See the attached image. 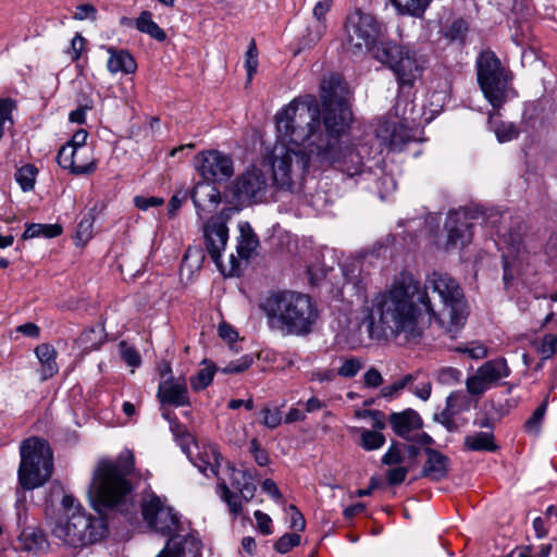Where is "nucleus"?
Listing matches in <instances>:
<instances>
[{
  "instance_id": "nucleus-43",
  "label": "nucleus",
  "mask_w": 557,
  "mask_h": 557,
  "mask_svg": "<svg viewBox=\"0 0 557 557\" xmlns=\"http://www.w3.org/2000/svg\"><path fill=\"white\" fill-rule=\"evenodd\" d=\"M258 49L255 39L250 40L249 47L245 53V69L247 71L248 82H251L258 69Z\"/></svg>"
},
{
  "instance_id": "nucleus-20",
  "label": "nucleus",
  "mask_w": 557,
  "mask_h": 557,
  "mask_svg": "<svg viewBox=\"0 0 557 557\" xmlns=\"http://www.w3.org/2000/svg\"><path fill=\"white\" fill-rule=\"evenodd\" d=\"M191 461L203 475L212 478L218 476L223 456L216 444L205 443L198 447V454Z\"/></svg>"
},
{
  "instance_id": "nucleus-8",
  "label": "nucleus",
  "mask_w": 557,
  "mask_h": 557,
  "mask_svg": "<svg viewBox=\"0 0 557 557\" xmlns=\"http://www.w3.org/2000/svg\"><path fill=\"white\" fill-rule=\"evenodd\" d=\"M384 33L385 26L382 22L357 9L345 18L343 45L352 54H359L366 49L374 58V49L383 41L381 37Z\"/></svg>"
},
{
  "instance_id": "nucleus-26",
  "label": "nucleus",
  "mask_w": 557,
  "mask_h": 557,
  "mask_svg": "<svg viewBox=\"0 0 557 557\" xmlns=\"http://www.w3.org/2000/svg\"><path fill=\"white\" fill-rule=\"evenodd\" d=\"M492 385L506 379L511 371L505 358H496L484 362L476 369Z\"/></svg>"
},
{
  "instance_id": "nucleus-44",
  "label": "nucleus",
  "mask_w": 557,
  "mask_h": 557,
  "mask_svg": "<svg viewBox=\"0 0 557 557\" xmlns=\"http://www.w3.org/2000/svg\"><path fill=\"white\" fill-rule=\"evenodd\" d=\"M418 375L419 373H414V374H407L405 375L404 377H401L400 380L394 382L393 384L391 385H387V386H384L382 389H381V395L384 397V398H392L394 395H396L398 392H400L401 389H404L408 384L412 383L413 381H416L418 379Z\"/></svg>"
},
{
  "instance_id": "nucleus-52",
  "label": "nucleus",
  "mask_w": 557,
  "mask_h": 557,
  "mask_svg": "<svg viewBox=\"0 0 557 557\" xmlns=\"http://www.w3.org/2000/svg\"><path fill=\"white\" fill-rule=\"evenodd\" d=\"M361 368L362 363L359 359L350 358L344 361L336 373L343 377H354Z\"/></svg>"
},
{
  "instance_id": "nucleus-60",
  "label": "nucleus",
  "mask_w": 557,
  "mask_h": 557,
  "mask_svg": "<svg viewBox=\"0 0 557 557\" xmlns=\"http://www.w3.org/2000/svg\"><path fill=\"white\" fill-rule=\"evenodd\" d=\"M253 516L257 520L259 531L264 535L272 534V519L270 516L262 512L261 510H256Z\"/></svg>"
},
{
  "instance_id": "nucleus-56",
  "label": "nucleus",
  "mask_w": 557,
  "mask_h": 557,
  "mask_svg": "<svg viewBox=\"0 0 557 557\" xmlns=\"http://www.w3.org/2000/svg\"><path fill=\"white\" fill-rule=\"evenodd\" d=\"M408 474V468L407 467H395L389 469L386 472V480L389 485H399L401 484Z\"/></svg>"
},
{
  "instance_id": "nucleus-4",
  "label": "nucleus",
  "mask_w": 557,
  "mask_h": 557,
  "mask_svg": "<svg viewBox=\"0 0 557 557\" xmlns=\"http://www.w3.org/2000/svg\"><path fill=\"white\" fill-rule=\"evenodd\" d=\"M133 470L134 457L129 453L115 461L98 463L88 488L90 504L97 512L116 509L127 518L136 512L135 504L128 503L133 486L127 476Z\"/></svg>"
},
{
  "instance_id": "nucleus-46",
  "label": "nucleus",
  "mask_w": 557,
  "mask_h": 557,
  "mask_svg": "<svg viewBox=\"0 0 557 557\" xmlns=\"http://www.w3.org/2000/svg\"><path fill=\"white\" fill-rule=\"evenodd\" d=\"M462 373L459 369L444 367L437 371V381L444 385H454L461 381Z\"/></svg>"
},
{
  "instance_id": "nucleus-2",
  "label": "nucleus",
  "mask_w": 557,
  "mask_h": 557,
  "mask_svg": "<svg viewBox=\"0 0 557 557\" xmlns=\"http://www.w3.org/2000/svg\"><path fill=\"white\" fill-rule=\"evenodd\" d=\"M419 304L447 333H456L465 324L468 311L459 283L449 274L433 271L423 286L409 271L398 273L384 292L376 294L362 323L373 339L392 338L403 344L418 342L426 322Z\"/></svg>"
},
{
  "instance_id": "nucleus-53",
  "label": "nucleus",
  "mask_w": 557,
  "mask_h": 557,
  "mask_svg": "<svg viewBox=\"0 0 557 557\" xmlns=\"http://www.w3.org/2000/svg\"><path fill=\"white\" fill-rule=\"evenodd\" d=\"M92 235V221L89 218H83L76 227V239L86 243Z\"/></svg>"
},
{
  "instance_id": "nucleus-32",
  "label": "nucleus",
  "mask_w": 557,
  "mask_h": 557,
  "mask_svg": "<svg viewBox=\"0 0 557 557\" xmlns=\"http://www.w3.org/2000/svg\"><path fill=\"white\" fill-rule=\"evenodd\" d=\"M62 233V226L59 224H39L32 223L26 226L22 238L30 239L36 237L53 238Z\"/></svg>"
},
{
  "instance_id": "nucleus-18",
  "label": "nucleus",
  "mask_w": 557,
  "mask_h": 557,
  "mask_svg": "<svg viewBox=\"0 0 557 557\" xmlns=\"http://www.w3.org/2000/svg\"><path fill=\"white\" fill-rule=\"evenodd\" d=\"M49 546L47 534L36 525L24 527L16 539V549L34 556L46 554Z\"/></svg>"
},
{
  "instance_id": "nucleus-37",
  "label": "nucleus",
  "mask_w": 557,
  "mask_h": 557,
  "mask_svg": "<svg viewBox=\"0 0 557 557\" xmlns=\"http://www.w3.org/2000/svg\"><path fill=\"white\" fill-rule=\"evenodd\" d=\"M446 408L456 417L470 409V399L461 391L453 392L446 398Z\"/></svg>"
},
{
  "instance_id": "nucleus-35",
  "label": "nucleus",
  "mask_w": 557,
  "mask_h": 557,
  "mask_svg": "<svg viewBox=\"0 0 557 557\" xmlns=\"http://www.w3.org/2000/svg\"><path fill=\"white\" fill-rule=\"evenodd\" d=\"M218 491L223 502L227 504L228 510L233 516H238L243 511L242 495L233 493L223 481L219 483Z\"/></svg>"
},
{
  "instance_id": "nucleus-22",
  "label": "nucleus",
  "mask_w": 557,
  "mask_h": 557,
  "mask_svg": "<svg viewBox=\"0 0 557 557\" xmlns=\"http://www.w3.org/2000/svg\"><path fill=\"white\" fill-rule=\"evenodd\" d=\"M426 460L421 470V476L432 481L444 479L449 471V458L441 451L433 448H425Z\"/></svg>"
},
{
  "instance_id": "nucleus-48",
  "label": "nucleus",
  "mask_w": 557,
  "mask_h": 557,
  "mask_svg": "<svg viewBox=\"0 0 557 557\" xmlns=\"http://www.w3.org/2000/svg\"><path fill=\"white\" fill-rule=\"evenodd\" d=\"M260 413L261 424L269 429H276L282 423V412L278 408L264 407Z\"/></svg>"
},
{
  "instance_id": "nucleus-30",
  "label": "nucleus",
  "mask_w": 557,
  "mask_h": 557,
  "mask_svg": "<svg viewBox=\"0 0 557 557\" xmlns=\"http://www.w3.org/2000/svg\"><path fill=\"white\" fill-rule=\"evenodd\" d=\"M433 0H388L397 14L422 17Z\"/></svg>"
},
{
  "instance_id": "nucleus-49",
  "label": "nucleus",
  "mask_w": 557,
  "mask_h": 557,
  "mask_svg": "<svg viewBox=\"0 0 557 557\" xmlns=\"http://www.w3.org/2000/svg\"><path fill=\"white\" fill-rule=\"evenodd\" d=\"M557 351V335L556 334H546L543 336L539 352L542 355L543 359L552 358Z\"/></svg>"
},
{
  "instance_id": "nucleus-5",
  "label": "nucleus",
  "mask_w": 557,
  "mask_h": 557,
  "mask_svg": "<svg viewBox=\"0 0 557 557\" xmlns=\"http://www.w3.org/2000/svg\"><path fill=\"white\" fill-rule=\"evenodd\" d=\"M374 59L393 71L401 91L411 90L426 67V60L413 48L394 40L382 41Z\"/></svg>"
},
{
  "instance_id": "nucleus-1",
  "label": "nucleus",
  "mask_w": 557,
  "mask_h": 557,
  "mask_svg": "<svg viewBox=\"0 0 557 557\" xmlns=\"http://www.w3.org/2000/svg\"><path fill=\"white\" fill-rule=\"evenodd\" d=\"M320 89L321 103L311 95L298 97L275 115L278 140L268 160L273 181L281 188L302 178L311 159L352 177L362 173L364 159L371 153L366 144L344 145L352 112L341 77L324 78Z\"/></svg>"
},
{
  "instance_id": "nucleus-47",
  "label": "nucleus",
  "mask_w": 557,
  "mask_h": 557,
  "mask_svg": "<svg viewBox=\"0 0 557 557\" xmlns=\"http://www.w3.org/2000/svg\"><path fill=\"white\" fill-rule=\"evenodd\" d=\"M253 362V358L250 355H245L236 360L231 361L227 366L221 369L222 373L234 374L246 371Z\"/></svg>"
},
{
  "instance_id": "nucleus-36",
  "label": "nucleus",
  "mask_w": 557,
  "mask_h": 557,
  "mask_svg": "<svg viewBox=\"0 0 557 557\" xmlns=\"http://www.w3.org/2000/svg\"><path fill=\"white\" fill-rule=\"evenodd\" d=\"M488 123L492 125L493 131L500 143L510 141L519 136L518 127L511 122H502L498 124L493 123V114L488 115Z\"/></svg>"
},
{
  "instance_id": "nucleus-40",
  "label": "nucleus",
  "mask_w": 557,
  "mask_h": 557,
  "mask_svg": "<svg viewBox=\"0 0 557 557\" xmlns=\"http://www.w3.org/2000/svg\"><path fill=\"white\" fill-rule=\"evenodd\" d=\"M216 367L213 363H208L205 368L200 369L195 376L190 379V385L194 391L199 392L208 387L214 376Z\"/></svg>"
},
{
  "instance_id": "nucleus-15",
  "label": "nucleus",
  "mask_w": 557,
  "mask_h": 557,
  "mask_svg": "<svg viewBox=\"0 0 557 557\" xmlns=\"http://www.w3.org/2000/svg\"><path fill=\"white\" fill-rule=\"evenodd\" d=\"M200 175L210 182L228 180L234 173L233 160L230 156L218 151H201L196 156Z\"/></svg>"
},
{
  "instance_id": "nucleus-10",
  "label": "nucleus",
  "mask_w": 557,
  "mask_h": 557,
  "mask_svg": "<svg viewBox=\"0 0 557 557\" xmlns=\"http://www.w3.org/2000/svg\"><path fill=\"white\" fill-rule=\"evenodd\" d=\"M141 515L147 527L163 536H172L180 528V516L165 498L154 494L141 504Z\"/></svg>"
},
{
  "instance_id": "nucleus-23",
  "label": "nucleus",
  "mask_w": 557,
  "mask_h": 557,
  "mask_svg": "<svg viewBox=\"0 0 557 557\" xmlns=\"http://www.w3.org/2000/svg\"><path fill=\"white\" fill-rule=\"evenodd\" d=\"M107 52L110 54L107 62V69L110 73L115 74L122 72L124 74H133L136 72L137 63L127 50H117L110 46L107 47Z\"/></svg>"
},
{
  "instance_id": "nucleus-54",
  "label": "nucleus",
  "mask_w": 557,
  "mask_h": 557,
  "mask_svg": "<svg viewBox=\"0 0 557 557\" xmlns=\"http://www.w3.org/2000/svg\"><path fill=\"white\" fill-rule=\"evenodd\" d=\"M85 42V38L79 33H76L75 36L72 38L71 46L66 50V53L70 55L73 62L78 61V59L81 58Z\"/></svg>"
},
{
  "instance_id": "nucleus-41",
  "label": "nucleus",
  "mask_w": 557,
  "mask_h": 557,
  "mask_svg": "<svg viewBox=\"0 0 557 557\" xmlns=\"http://www.w3.org/2000/svg\"><path fill=\"white\" fill-rule=\"evenodd\" d=\"M361 447L366 450H375L385 444V436L375 430H360Z\"/></svg>"
},
{
  "instance_id": "nucleus-7",
  "label": "nucleus",
  "mask_w": 557,
  "mask_h": 557,
  "mask_svg": "<svg viewBox=\"0 0 557 557\" xmlns=\"http://www.w3.org/2000/svg\"><path fill=\"white\" fill-rule=\"evenodd\" d=\"M103 521L87 513L77 504L76 510L65 513L51 528L52 535L64 545L82 548L99 541L104 533Z\"/></svg>"
},
{
  "instance_id": "nucleus-24",
  "label": "nucleus",
  "mask_w": 557,
  "mask_h": 557,
  "mask_svg": "<svg viewBox=\"0 0 557 557\" xmlns=\"http://www.w3.org/2000/svg\"><path fill=\"white\" fill-rule=\"evenodd\" d=\"M39 363H40V376L42 381H47L52 377L59 371L57 363L58 351L50 344L42 343L36 346L34 350Z\"/></svg>"
},
{
  "instance_id": "nucleus-3",
  "label": "nucleus",
  "mask_w": 557,
  "mask_h": 557,
  "mask_svg": "<svg viewBox=\"0 0 557 557\" xmlns=\"http://www.w3.org/2000/svg\"><path fill=\"white\" fill-rule=\"evenodd\" d=\"M259 309L270 330L293 336L311 334L320 315L313 298L295 290L271 293L260 301Z\"/></svg>"
},
{
  "instance_id": "nucleus-6",
  "label": "nucleus",
  "mask_w": 557,
  "mask_h": 557,
  "mask_svg": "<svg viewBox=\"0 0 557 557\" xmlns=\"http://www.w3.org/2000/svg\"><path fill=\"white\" fill-rule=\"evenodd\" d=\"M21 462L17 480L24 491L44 486L52 475L53 461L49 444L38 437L24 440L20 445Z\"/></svg>"
},
{
  "instance_id": "nucleus-61",
  "label": "nucleus",
  "mask_w": 557,
  "mask_h": 557,
  "mask_svg": "<svg viewBox=\"0 0 557 557\" xmlns=\"http://www.w3.org/2000/svg\"><path fill=\"white\" fill-rule=\"evenodd\" d=\"M404 461V456L400 450L392 445L382 457V463L386 466L399 465Z\"/></svg>"
},
{
  "instance_id": "nucleus-51",
  "label": "nucleus",
  "mask_w": 557,
  "mask_h": 557,
  "mask_svg": "<svg viewBox=\"0 0 557 557\" xmlns=\"http://www.w3.org/2000/svg\"><path fill=\"white\" fill-rule=\"evenodd\" d=\"M97 334L94 329H88L82 332L76 339V343L84 351H90L99 348V342L92 341V337Z\"/></svg>"
},
{
  "instance_id": "nucleus-16",
  "label": "nucleus",
  "mask_w": 557,
  "mask_h": 557,
  "mask_svg": "<svg viewBox=\"0 0 557 557\" xmlns=\"http://www.w3.org/2000/svg\"><path fill=\"white\" fill-rule=\"evenodd\" d=\"M380 145L388 151H400L404 146L414 139L416 134L406 121L386 120L376 129Z\"/></svg>"
},
{
  "instance_id": "nucleus-21",
  "label": "nucleus",
  "mask_w": 557,
  "mask_h": 557,
  "mask_svg": "<svg viewBox=\"0 0 557 557\" xmlns=\"http://www.w3.org/2000/svg\"><path fill=\"white\" fill-rule=\"evenodd\" d=\"M389 423L399 437L410 438V434L422 428V419L413 409H406L401 412H393L389 414Z\"/></svg>"
},
{
  "instance_id": "nucleus-34",
  "label": "nucleus",
  "mask_w": 557,
  "mask_h": 557,
  "mask_svg": "<svg viewBox=\"0 0 557 557\" xmlns=\"http://www.w3.org/2000/svg\"><path fill=\"white\" fill-rule=\"evenodd\" d=\"M548 407V398L546 397L541 405L533 411L531 417L524 422V430L528 434L539 435L541 433L542 423Z\"/></svg>"
},
{
  "instance_id": "nucleus-11",
  "label": "nucleus",
  "mask_w": 557,
  "mask_h": 557,
  "mask_svg": "<svg viewBox=\"0 0 557 557\" xmlns=\"http://www.w3.org/2000/svg\"><path fill=\"white\" fill-rule=\"evenodd\" d=\"M268 177L261 169H247L234 182L233 194L240 206L260 203L268 193Z\"/></svg>"
},
{
  "instance_id": "nucleus-25",
  "label": "nucleus",
  "mask_w": 557,
  "mask_h": 557,
  "mask_svg": "<svg viewBox=\"0 0 557 557\" xmlns=\"http://www.w3.org/2000/svg\"><path fill=\"white\" fill-rule=\"evenodd\" d=\"M227 471L231 485L238 490L245 500H250L256 492V486L251 482V475L247 471L236 469L231 463H227Z\"/></svg>"
},
{
  "instance_id": "nucleus-42",
  "label": "nucleus",
  "mask_w": 557,
  "mask_h": 557,
  "mask_svg": "<svg viewBox=\"0 0 557 557\" xmlns=\"http://www.w3.org/2000/svg\"><path fill=\"white\" fill-rule=\"evenodd\" d=\"M327 23L313 20L306 29V35L302 38L305 46H312L319 42L325 35Z\"/></svg>"
},
{
  "instance_id": "nucleus-14",
  "label": "nucleus",
  "mask_w": 557,
  "mask_h": 557,
  "mask_svg": "<svg viewBox=\"0 0 557 557\" xmlns=\"http://www.w3.org/2000/svg\"><path fill=\"white\" fill-rule=\"evenodd\" d=\"M227 219L228 215L222 211L211 216L203 227L207 252L219 269L222 268V252L228 240Z\"/></svg>"
},
{
  "instance_id": "nucleus-33",
  "label": "nucleus",
  "mask_w": 557,
  "mask_h": 557,
  "mask_svg": "<svg viewBox=\"0 0 557 557\" xmlns=\"http://www.w3.org/2000/svg\"><path fill=\"white\" fill-rule=\"evenodd\" d=\"M37 174V168L34 164L28 163L18 168L14 177L23 191H30L35 187Z\"/></svg>"
},
{
  "instance_id": "nucleus-58",
  "label": "nucleus",
  "mask_w": 557,
  "mask_h": 557,
  "mask_svg": "<svg viewBox=\"0 0 557 557\" xmlns=\"http://www.w3.org/2000/svg\"><path fill=\"white\" fill-rule=\"evenodd\" d=\"M170 429L175 438L180 441L181 446L185 450V444H187L190 438V435L187 433L186 428L183 424H181L177 420H171Z\"/></svg>"
},
{
  "instance_id": "nucleus-62",
  "label": "nucleus",
  "mask_w": 557,
  "mask_h": 557,
  "mask_svg": "<svg viewBox=\"0 0 557 557\" xmlns=\"http://www.w3.org/2000/svg\"><path fill=\"white\" fill-rule=\"evenodd\" d=\"M97 10L90 3H83L76 7L74 18L83 21L86 18L96 20Z\"/></svg>"
},
{
  "instance_id": "nucleus-19",
  "label": "nucleus",
  "mask_w": 557,
  "mask_h": 557,
  "mask_svg": "<svg viewBox=\"0 0 557 557\" xmlns=\"http://www.w3.org/2000/svg\"><path fill=\"white\" fill-rule=\"evenodd\" d=\"M202 544L195 535L171 536L157 557H201Z\"/></svg>"
},
{
  "instance_id": "nucleus-57",
  "label": "nucleus",
  "mask_w": 557,
  "mask_h": 557,
  "mask_svg": "<svg viewBox=\"0 0 557 557\" xmlns=\"http://www.w3.org/2000/svg\"><path fill=\"white\" fill-rule=\"evenodd\" d=\"M286 510L290 511L289 528L298 532L304 531L306 528V521L297 507L295 505H289Z\"/></svg>"
},
{
  "instance_id": "nucleus-28",
  "label": "nucleus",
  "mask_w": 557,
  "mask_h": 557,
  "mask_svg": "<svg viewBox=\"0 0 557 557\" xmlns=\"http://www.w3.org/2000/svg\"><path fill=\"white\" fill-rule=\"evenodd\" d=\"M463 447L470 451H495L497 449L492 432H476L467 435L463 440Z\"/></svg>"
},
{
  "instance_id": "nucleus-45",
  "label": "nucleus",
  "mask_w": 557,
  "mask_h": 557,
  "mask_svg": "<svg viewBox=\"0 0 557 557\" xmlns=\"http://www.w3.org/2000/svg\"><path fill=\"white\" fill-rule=\"evenodd\" d=\"M300 535L297 533H286L274 544V549L281 554H286L300 544Z\"/></svg>"
},
{
  "instance_id": "nucleus-64",
  "label": "nucleus",
  "mask_w": 557,
  "mask_h": 557,
  "mask_svg": "<svg viewBox=\"0 0 557 557\" xmlns=\"http://www.w3.org/2000/svg\"><path fill=\"white\" fill-rule=\"evenodd\" d=\"M363 383L366 387L375 388L382 385L383 376L375 368H370L363 374Z\"/></svg>"
},
{
  "instance_id": "nucleus-39",
  "label": "nucleus",
  "mask_w": 557,
  "mask_h": 557,
  "mask_svg": "<svg viewBox=\"0 0 557 557\" xmlns=\"http://www.w3.org/2000/svg\"><path fill=\"white\" fill-rule=\"evenodd\" d=\"M492 386L493 385L478 370L466 380V389L471 396L480 397Z\"/></svg>"
},
{
  "instance_id": "nucleus-12",
  "label": "nucleus",
  "mask_w": 557,
  "mask_h": 557,
  "mask_svg": "<svg viewBox=\"0 0 557 557\" xmlns=\"http://www.w3.org/2000/svg\"><path fill=\"white\" fill-rule=\"evenodd\" d=\"M478 218L479 212L470 208L450 212L445 221V230L447 231L445 248L449 250L468 245L473 236L472 221Z\"/></svg>"
},
{
  "instance_id": "nucleus-9",
  "label": "nucleus",
  "mask_w": 557,
  "mask_h": 557,
  "mask_svg": "<svg viewBox=\"0 0 557 557\" xmlns=\"http://www.w3.org/2000/svg\"><path fill=\"white\" fill-rule=\"evenodd\" d=\"M476 67L478 82L484 97L494 109H500L512 89L509 87V77L499 59L494 52L484 51L476 61Z\"/></svg>"
},
{
  "instance_id": "nucleus-63",
  "label": "nucleus",
  "mask_w": 557,
  "mask_h": 557,
  "mask_svg": "<svg viewBox=\"0 0 557 557\" xmlns=\"http://www.w3.org/2000/svg\"><path fill=\"white\" fill-rule=\"evenodd\" d=\"M454 418L455 416L450 413L446 407L442 412L434 416V420L444 425L449 432L457 430V424Z\"/></svg>"
},
{
  "instance_id": "nucleus-27",
  "label": "nucleus",
  "mask_w": 557,
  "mask_h": 557,
  "mask_svg": "<svg viewBox=\"0 0 557 557\" xmlns=\"http://www.w3.org/2000/svg\"><path fill=\"white\" fill-rule=\"evenodd\" d=\"M237 252L242 259H249L259 246V239L249 223L239 224Z\"/></svg>"
},
{
  "instance_id": "nucleus-13",
  "label": "nucleus",
  "mask_w": 557,
  "mask_h": 557,
  "mask_svg": "<svg viewBox=\"0 0 557 557\" xmlns=\"http://www.w3.org/2000/svg\"><path fill=\"white\" fill-rule=\"evenodd\" d=\"M58 164L74 175H89L98 168L92 146L73 148L63 145L57 154Z\"/></svg>"
},
{
  "instance_id": "nucleus-50",
  "label": "nucleus",
  "mask_w": 557,
  "mask_h": 557,
  "mask_svg": "<svg viewBox=\"0 0 557 557\" xmlns=\"http://www.w3.org/2000/svg\"><path fill=\"white\" fill-rule=\"evenodd\" d=\"M456 351L467 354L472 359H483L487 356V348L481 343H471L469 346H458Z\"/></svg>"
},
{
  "instance_id": "nucleus-55",
  "label": "nucleus",
  "mask_w": 557,
  "mask_h": 557,
  "mask_svg": "<svg viewBox=\"0 0 557 557\" xmlns=\"http://www.w3.org/2000/svg\"><path fill=\"white\" fill-rule=\"evenodd\" d=\"M164 203V199L156 196H136L134 198V205L139 210L146 211L151 207H160Z\"/></svg>"
},
{
  "instance_id": "nucleus-59",
  "label": "nucleus",
  "mask_w": 557,
  "mask_h": 557,
  "mask_svg": "<svg viewBox=\"0 0 557 557\" xmlns=\"http://www.w3.org/2000/svg\"><path fill=\"white\" fill-rule=\"evenodd\" d=\"M332 5L333 0H321L317 2L312 11L313 20L327 23L326 14L330 12Z\"/></svg>"
},
{
  "instance_id": "nucleus-17",
  "label": "nucleus",
  "mask_w": 557,
  "mask_h": 557,
  "mask_svg": "<svg viewBox=\"0 0 557 557\" xmlns=\"http://www.w3.org/2000/svg\"><path fill=\"white\" fill-rule=\"evenodd\" d=\"M157 396L161 404L173 407L190 406L185 377H169L159 384Z\"/></svg>"
},
{
  "instance_id": "nucleus-38",
  "label": "nucleus",
  "mask_w": 557,
  "mask_h": 557,
  "mask_svg": "<svg viewBox=\"0 0 557 557\" xmlns=\"http://www.w3.org/2000/svg\"><path fill=\"white\" fill-rule=\"evenodd\" d=\"M469 30V25L466 20L459 17L454 20L446 28L444 36L449 41H457L463 44Z\"/></svg>"
},
{
  "instance_id": "nucleus-31",
  "label": "nucleus",
  "mask_w": 557,
  "mask_h": 557,
  "mask_svg": "<svg viewBox=\"0 0 557 557\" xmlns=\"http://www.w3.org/2000/svg\"><path fill=\"white\" fill-rule=\"evenodd\" d=\"M135 25L137 30L159 42L166 39L165 32L152 20V13L149 11H143L136 18Z\"/></svg>"
},
{
  "instance_id": "nucleus-29",
  "label": "nucleus",
  "mask_w": 557,
  "mask_h": 557,
  "mask_svg": "<svg viewBox=\"0 0 557 557\" xmlns=\"http://www.w3.org/2000/svg\"><path fill=\"white\" fill-rule=\"evenodd\" d=\"M191 200L196 208L205 210L207 201L213 207L218 206L220 202V195L213 186L198 183L191 191Z\"/></svg>"
}]
</instances>
